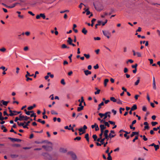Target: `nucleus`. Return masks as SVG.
Instances as JSON below:
<instances>
[{
	"label": "nucleus",
	"mask_w": 160,
	"mask_h": 160,
	"mask_svg": "<svg viewBox=\"0 0 160 160\" xmlns=\"http://www.w3.org/2000/svg\"><path fill=\"white\" fill-rule=\"evenodd\" d=\"M42 155L45 157L46 159L48 160H52V158L50 155L47 153H42Z\"/></svg>",
	"instance_id": "obj_1"
},
{
	"label": "nucleus",
	"mask_w": 160,
	"mask_h": 160,
	"mask_svg": "<svg viewBox=\"0 0 160 160\" xmlns=\"http://www.w3.org/2000/svg\"><path fill=\"white\" fill-rule=\"evenodd\" d=\"M109 132V131L108 130H106L104 131L103 133L104 136V138L106 139L107 141H108L109 139V135H108V133Z\"/></svg>",
	"instance_id": "obj_2"
},
{
	"label": "nucleus",
	"mask_w": 160,
	"mask_h": 160,
	"mask_svg": "<svg viewBox=\"0 0 160 160\" xmlns=\"http://www.w3.org/2000/svg\"><path fill=\"white\" fill-rule=\"evenodd\" d=\"M8 139L11 140V141L12 142H20L22 141L21 139H19L13 138L11 137H8Z\"/></svg>",
	"instance_id": "obj_3"
},
{
	"label": "nucleus",
	"mask_w": 160,
	"mask_h": 160,
	"mask_svg": "<svg viewBox=\"0 0 160 160\" xmlns=\"http://www.w3.org/2000/svg\"><path fill=\"white\" fill-rule=\"evenodd\" d=\"M68 154H70L71 157H72V158L74 159L75 160L77 158L76 156V154L73 153L72 152H68Z\"/></svg>",
	"instance_id": "obj_4"
},
{
	"label": "nucleus",
	"mask_w": 160,
	"mask_h": 160,
	"mask_svg": "<svg viewBox=\"0 0 160 160\" xmlns=\"http://www.w3.org/2000/svg\"><path fill=\"white\" fill-rule=\"evenodd\" d=\"M20 116L21 117V121L22 120H24V121H27L28 119H30V118L29 117H28L27 116H22L21 114L20 115Z\"/></svg>",
	"instance_id": "obj_5"
},
{
	"label": "nucleus",
	"mask_w": 160,
	"mask_h": 160,
	"mask_svg": "<svg viewBox=\"0 0 160 160\" xmlns=\"http://www.w3.org/2000/svg\"><path fill=\"white\" fill-rule=\"evenodd\" d=\"M30 123V121H28L27 122H24V123H26V125H23V128H28L27 127L29 125V124Z\"/></svg>",
	"instance_id": "obj_6"
},
{
	"label": "nucleus",
	"mask_w": 160,
	"mask_h": 160,
	"mask_svg": "<svg viewBox=\"0 0 160 160\" xmlns=\"http://www.w3.org/2000/svg\"><path fill=\"white\" fill-rule=\"evenodd\" d=\"M100 131H104V130L106 128V127L103 124H101L100 125Z\"/></svg>",
	"instance_id": "obj_7"
},
{
	"label": "nucleus",
	"mask_w": 160,
	"mask_h": 160,
	"mask_svg": "<svg viewBox=\"0 0 160 160\" xmlns=\"http://www.w3.org/2000/svg\"><path fill=\"white\" fill-rule=\"evenodd\" d=\"M84 72L85 75L86 76H88V75L91 74V72L88 70H85L84 71Z\"/></svg>",
	"instance_id": "obj_8"
},
{
	"label": "nucleus",
	"mask_w": 160,
	"mask_h": 160,
	"mask_svg": "<svg viewBox=\"0 0 160 160\" xmlns=\"http://www.w3.org/2000/svg\"><path fill=\"white\" fill-rule=\"evenodd\" d=\"M18 3H14L12 5H11L10 6H7L6 8H14V7H15L16 5L18 4Z\"/></svg>",
	"instance_id": "obj_9"
},
{
	"label": "nucleus",
	"mask_w": 160,
	"mask_h": 160,
	"mask_svg": "<svg viewBox=\"0 0 160 160\" xmlns=\"http://www.w3.org/2000/svg\"><path fill=\"white\" fill-rule=\"evenodd\" d=\"M102 32L103 35L105 36L106 37L108 35H110V33L109 32L107 31H102Z\"/></svg>",
	"instance_id": "obj_10"
},
{
	"label": "nucleus",
	"mask_w": 160,
	"mask_h": 160,
	"mask_svg": "<svg viewBox=\"0 0 160 160\" xmlns=\"http://www.w3.org/2000/svg\"><path fill=\"white\" fill-rule=\"evenodd\" d=\"M139 134L138 132H132V134L130 135L131 137H133L135 135H138Z\"/></svg>",
	"instance_id": "obj_11"
},
{
	"label": "nucleus",
	"mask_w": 160,
	"mask_h": 160,
	"mask_svg": "<svg viewBox=\"0 0 160 160\" xmlns=\"http://www.w3.org/2000/svg\"><path fill=\"white\" fill-rule=\"evenodd\" d=\"M111 112H106L104 114V118H103L105 120V119L107 118L108 117L107 115L108 114H110Z\"/></svg>",
	"instance_id": "obj_12"
},
{
	"label": "nucleus",
	"mask_w": 160,
	"mask_h": 160,
	"mask_svg": "<svg viewBox=\"0 0 160 160\" xmlns=\"http://www.w3.org/2000/svg\"><path fill=\"white\" fill-rule=\"evenodd\" d=\"M82 32L84 34L86 35L87 34L88 31L85 28H83L82 30Z\"/></svg>",
	"instance_id": "obj_13"
},
{
	"label": "nucleus",
	"mask_w": 160,
	"mask_h": 160,
	"mask_svg": "<svg viewBox=\"0 0 160 160\" xmlns=\"http://www.w3.org/2000/svg\"><path fill=\"white\" fill-rule=\"evenodd\" d=\"M10 157L12 158H17L18 157V155L17 154H11Z\"/></svg>",
	"instance_id": "obj_14"
},
{
	"label": "nucleus",
	"mask_w": 160,
	"mask_h": 160,
	"mask_svg": "<svg viewBox=\"0 0 160 160\" xmlns=\"http://www.w3.org/2000/svg\"><path fill=\"white\" fill-rule=\"evenodd\" d=\"M68 39L67 42L70 45L72 42V40L70 37L68 38Z\"/></svg>",
	"instance_id": "obj_15"
},
{
	"label": "nucleus",
	"mask_w": 160,
	"mask_h": 160,
	"mask_svg": "<svg viewBox=\"0 0 160 160\" xmlns=\"http://www.w3.org/2000/svg\"><path fill=\"white\" fill-rule=\"evenodd\" d=\"M137 109V106L136 105L134 104L132 107L131 109V111H134L136 110Z\"/></svg>",
	"instance_id": "obj_16"
},
{
	"label": "nucleus",
	"mask_w": 160,
	"mask_h": 160,
	"mask_svg": "<svg viewBox=\"0 0 160 160\" xmlns=\"http://www.w3.org/2000/svg\"><path fill=\"white\" fill-rule=\"evenodd\" d=\"M1 102H2V104L3 105L6 106L7 105L8 103L9 102V101H5L3 100H2Z\"/></svg>",
	"instance_id": "obj_17"
},
{
	"label": "nucleus",
	"mask_w": 160,
	"mask_h": 160,
	"mask_svg": "<svg viewBox=\"0 0 160 160\" xmlns=\"http://www.w3.org/2000/svg\"><path fill=\"white\" fill-rule=\"evenodd\" d=\"M138 80H137V81L135 82L134 85L135 86H137L138 85V83H139L140 81V78L139 77L138 78Z\"/></svg>",
	"instance_id": "obj_18"
},
{
	"label": "nucleus",
	"mask_w": 160,
	"mask_h": 160,
	"mask_svg": "<svg viewBox=\"0 0 160 160\" xmlns=\"http://www.w3.org/2000/svg\"><path fill=\"white\" fill-rule=\"evenodd\" d=\"M103 105L104 102H102L100 104L98 105V110H99L101 108V106H103Z\"/></svg>",
	"instance_id": "obj_19"
},
{
	"label": "nucleus",
	"mask_w": 160,
	"mask_h": 160,
	"mask_svg": "<svg viewBox=\"0 0 160 160\" xmlns=\"http://www.w3.org/2000/svg\"><path fill=\"white\" fill-rule=\"evenodd\" d=\"M83 106L78 107L77 108V111L79 112L81 111V110H82L83 109Z\"/></svg>",
	"instance_id": "obj_20"
},
{
	"label": "nucleus",
	"mask_w": 160,
	"mask_h": 160,
	"mask_svg": "<svg viewBox=\"0 0 160 160\" xmlns=\"http://www.w3.org/2000/svg\"><path fill=\"white\" fill-rule=\"evenodd\" d=\"M97 22H98V23L96 24L95 25V27L96 28H97V26H99V25H101V22H102V21H97Z\"/></svg>",
	"instance_id": "obj_21"
},
{
	"label": "nucleus",
	"mask_w": 160,
	"mask_h": 160,
	"mask_svg": "<svg viewBox=\"0 0 160 160\" xmlns=\"http://www.w3.org/2000/svg\"><path fill=\"white\" fill-rule=\"evenodd\" d=\"M19 118H18V117H16L14 120V121L15 122H17L18 120L21 121V117L20 116V115L19 116Z\"/></svg>",
	"instance_id": "obj_22"
},
{
	"label": "nucleus",
	"mask_w": 160,
	"mask_h": 160,
	"mask_svg": "<svg viewBox=\"0 0 160 160\" xmlns=\"http://www.w3.org/2000/svg\"><path fill=\"white\" fill-rule=\"evenodd\" d=\"M110 100L111 101L113 102H116L117 101V100L114 97H111L110 98Z\"/></svg>",
	"instance_id": "obj_23"
},
{
	"label": "nucleus",
	"mask_w": 160,
	"mask_h": 160,
	"mask_svg": "<svg viewBox=\"0 0 160 160\" xmlns=\"http://www.w3.org/2000/svg\"><path fill=\"white\" fill-rule=\"evenodd\" d=\"M40 17H42L43 19H46V16L44 13H40Z\"/></svg>",
	"instance_id": "obj_24"
},
{
	"label": "nucleus",
	"mask_w": 160,
	"mask_h": 160,
	"mask_svg": "<svg viewBox=\"0 0 160 160\" xmlns=\"http://www.w3.org/2000/svg\"><path fill=\"white\" fill-rule=\"evenodd\" d=\"M108 155V157L107 158V159L108 160H112V158L111 156V154H110V153H107Z\"/></svg>",
	"instance_id": "obj_25"
},
{
	"label": "nucleus",
	"mask_w": 160,
	"mask_h": 160,
	"mask_svg": "<svg viewBox=\"0 0 160 160\" xmlns=\"http://www.w3.org/2000/svg\"><path fill=\"white\" fill-rule=\"evenodd\" d=\"M98 121H100L101 123L103 122L104 123V122L105 121V119H104L103 118L102 119H101L100 118H98Z\"/></svg>",
	"instance_id": "obj_26"
},
{
	"label": "nucleus",
	"mask_w": 160,
	"mask_h": 160,
	"mask_svg": "<svg viewBox=\"0 0 160 160\" xmlns=\"http://www.w3.org/2000/svg\"><path fill=\"white\" fill-rule=\"evenodd\" d=\"M83 55L87 59H89L90 57V55L89 54H84Z\"/></svg>",
	"instance_id": "obj_27"
},
{
	"label": "nucleus",
	"mask_w": 160,
	"mask_h": 160,
	"mask_svg": "<svg viewBox=\"0 0 160 160\" xmlns=\"http://www.w3.org/2000/svg\"><path fill=\"white\" fill-rule=\"evenodd\" d=\"M115 136H116L115 134L113 135V134H111V133H110L109 134V138H112L114 137Z\"/></svg>",
	"instance_id": "obj_28"
},
{
	"label": "nucleus",
	"mask_w": 160,
	"mask_h": 160,
	"mask_svg": "<svg viewBox=\"0 0 160 160\" xmlns=\"http://www.w3.org/2000/svg\"><path fill=\"white\" fill-rule=\"evenodd\" d=\"M108 81H109V80L108 79H106L104 80V85L105 86H106L107 83L108 82Z\"/></svg>",
	"instance_id": "obj_29"
},
{
	"label": "nucleus",
	"mask_w": 160,
	"mask_h": 160,
	"mask_svg": "<svg viewBox=\"0 0 160 160\" xmlns=\"http://www.w3.org/2000/svg\"><path fill=\"white\" fill-rule=\"evenodd\" d=\"M152 87L154 89L156 90V82H153L152 83Z\"/></svg>",
	"instance_id": "obj_30"
},
{
	"label": "nucleus",
	"mask_w": 160,
	"mask_h": 160,
	"mask_svg": "<svg viewBox=\"0 0 160 160\" xmlns=\"http://www.w3.org/2000/svg\"><path fill=\"white\" fill-rule=\"evenodd\" d=\"M51 113L52 114L57 115L58 114L57 112L53 110H52L51 111Z\"/></svg>",
	"instance_id": "obj_31"
},
{
	"label": "nucleus",
	"mask_w": 160,
	"mask_h": 160,
	"mask_svg": "<svg viewBox=\"0 0 160 160\" xmlns=\"http://www.w3.org/2000/svg\"><path fill=\"white\" fill-rule=\"evenodd\" d=\"M62 48H69V47H67L65 44H63L62 46Z\"/></svg>",
	"instance_id": "obj_32"
},
{
	"label": "nucleus",
	"mask_w": 160,
	"mask_h": 160,
	"mask_svg": "<svg viewBox=\"0 0 160 160\" xmlns=\"http://www.w3.org/2000/svg\"><path fill=\"white\" fill-rule=\"evenodd\" d=\"M92 138H93L94 141H96V139L97 138V136L96 135L94 134L92 136Z\"/></svg>",
	"instance_id": "obj_33"
},
{
	"label": "nucleus",
	"mask_w": 160,
	"mask_h": 160,
	"mask_svg": "<svg viewBox=\"0 0 160 160\" xmlns=\"http://www.w3.org/2000/svg\"><path fill=\"white\" fill-rule=\"evenodd\" d=\"M96 20V19H95V18H93L92 19V21H91V22H92V24H91V26L92 27H93V24H94V22H95V21Z\"/></svg>",
	"instance_id": "obj_34"
},
{
	"label": "nucleus",
	"mask_w": 160,
	"mask_h": 160,
	"mask_svg": "<svg viewBox=\"0 0 160 160\" xmlns=\"http://www.w3.org/2000/svg\"><path fill=\"white\" fill-rule=\"evenodd\" d=\"M104 124L106 126H107L108 127H110V125L108 123V122L105 121V122H104Z\"/></svg>",
	"instance_id": "obj_35"
},
{
	"label": "nucleus",
	"mask_w": 160,
	"mask_h": 160,
	"mask_svg": "<svg viewBox=\"0 0 160 160\" xmlns=\"http://www.w3.org/2000/svg\"><path fill=\"white\" fill-rule=\"evenodd\" d=\"M12 146L13 147H20V145L18 144H13L12 145Z\"/></svg>",
	"instance_id": "obj_36"
},
{
	"label": "nucleus",
	"mask_w": 160,
	"mask_h": 160,
	"mask_svg": "<svg viewBox=\"0 0 160 160\" xmlns=\"http://www.w3.org/2000/svg\"><path fill=\"white\" fill-rule=\"evenodd\" d=\"M61 83L63 85H65L66 84V83L64 81V79H62L61 81Z\"/></svg>",
	"instance_id": "obj_37"
},
{
	"label": "nucleus",
	"mask_w": 160,
	"mask_h": 160,
	"mask_svg": "<svg viewBox=\"0 0 160 160\" xmlns=\"http://www.w3.org/2000/svg\"><path fill=\"white\" fill-rule=\"evenodd\" d=\"M118 104H122V101L119 99H118L116 102Z\"/></svg>",
	"instance_id": "obj_38"
},
{
	"label": "nucleus",
	"mask_w": 160,
	"mask_h": 160,
	"mask_svg": "<svg viewBox=\"0 0 160 160\" xmlns=\"http://www.w3.org/2000/svg\"><path fill=\"white\" fill-rule=\"evenodd\" d=\"M154 147L155 148V150L157 151L159 148V145H156L154 146Z\"/></svg>",
	"instance_id": "obj_39"
},
{
	"label": "nucleus",
	"mask_w": 160,
	"mask_h": 160,
	"mask_svg": "<svg viewBox=\"0 0 160 160\" xmlns=\"http://www.w3.org/2000/svg\"><path fill=\"white\" fill-rule=\"evenodd\" d=\"M106 139H105V138H102V139H101V143L102 144H104V140Z\"/></svg>",
	"instance_id": "obj_40"
},
{
	"label": "nucleus",
	"mask_w": 160,
	"mask_h": 160,
	"mask_svg": "<svg viewBox=\"0 0 160 160\" xmlns=\"http://www.w3.org/2000/svg\"><path fill=\"white\" fill-rule=\"evenodd\" d=\"M45 142V141H42V142H38L37 141H36L35 142V143L37 144H40V143H42L44 142Z\"/></svg>",
	"instance_id": "obj_41"
},
{
	"label": "nucleus",
	"mask_w": 160,
	"mask_h": 160,
	"mask_svg": "<svg viewBox=\"0 0 160 160\" xmlns=\"http://www.w3.org/2000/svg\"><path fill=\"white\" fill-rule=\"evenodd\" d=\"M142 110L143 111L146 112L147 111V108L145 106H143L142 108Z\"/></svg>",
	"instance_id": "obj_42"
},
{
	"label": "nucleus",
	"mask_w": 160,
	"mask_h": 160,
	"mask_svg": "<svg viewBox=\"0 0 160 160\" xmlns=\"http://www.w3.org/2000/svg\"><path fill=\"white\" fill-rule=\"evenodd\" d=\"M81 139V137H76V138H74V140H80Z\"/></svg>",
	"instance_id": "obj_43"
},
{
	"label": "nucleus",
	"mask_w": 160,
	"mask_h": 160,
	"mask_svg": "<svg viewBox=\"0 0 160 160\" xmlns=\"http://www.w3.org/2000/svg\"><path fill=\"white\" fill-rule=\"evenodd\" d=\"M158 123L157 122H152L151 123L152 126H154L156 124H158Z\"/></svg>",
	"instance_id": "obj_44"
},
{
	"label": "nucleus",
	"mask_w": 160,
	"mask_h": 160,
	"mask_svg": "<svg viewBox=\"0 0 160 160\" xmlns=\"http://www.w3.org/2000/svg\"><path fill=\"white\" fill-rule=\"evenodd\" d=\"M6 51V49L4 48H2L0 49V51L2 52H5Z\"/></svg>",
	"instance_id": "obj_45"
},
{
	"label": "nucleus",
	"mask_w": 160,
	"mask_h": 160,
	"mask_svg": "<svg viewBox=\"0 0 160 160\" xmlns=\"http://www.w3.org/2000/svg\"><path fill=\"white\" fill-rule=\"evenodd\" d=\"M124 132L125 133L124 135L125 137H126L127 136V134H129L130 133V132H128L126 131H125Z\"/></svg>",
	"instance_id": "obj_46"
},
{
	"label": "nucleus",
	"mask_w": 160,
	"mask_h": 160,
	"mask_svg": "<svg viewBox=\"0 0 160 160\" xmlns=\"http://www.w3.org/2000/svg\"><path fill=\"white\" fill-rule=\"evenodd\" d=\"M85 12H86L87 15H88L90 13V12L88 10V9H87L85 10Z\"/></svg>",
	"instance_id": "obj_47"
},
{
	"label": "nucleus",
	"mask_w": 160,
	"mask_h": 160,
	"mask_svg": "<svg viewBox=\"0 0 160 160\" xmlns=\"http://www.w3.org/2000/svg\"><path fill=\"white\" fill-rule=\"evenodd\" d=\"M137 66H138V64L137 63H136L134 65H132V68L136 69V68H137Z\"/></svg>",
	"instance_id": "obj_48"
},
{
	"label": "nucleus",
	"mask_w": 160,
	"mask_h": 160,
	"mask_svg": "<svg viewBox=\"0 0 160 160\" xmlns=\"http://www.w3.org/2000/svg\"><path fill=\"white\" fill-rule=\"evenodd\" d=\"M107 22H108V20H107V19H106V20H105V22H101V24H102V26H104V25H105V24L106 23H107Z\"/></svg>",
	"instance_id": "obj_49"
},
{
	"label": "nucleus",
	"mask_w": 160,
	"mask_h": 160,
	"mask_svg": "<svg viewBox=\"0 0 160 160\" xmlns=\"http://www.w3.org/2000/svg\"><path fill=\"white\" fill-rule=\"evenodd\" d=\"M17 123L19 126H22L23 127L24 124V123H23L21 122V123H19L18 122H17Z\"/></svg>",
	"instance_id": "obj_50"
},
{
	"label": "nucleus",
	"mask_w": 160,
	"mask_h": 160,
	"mask_svg": "<svg viewBox=\"0 0 160 160\" xmlns=\"http://www.w3.org/2000/svg\"><path fill=\"white\" fill-rule=\"evenodd\" d=\"M104 131H102H102H101V133L99 135V137H100V138H102V136L103 133H104Z\"/></svg>",
	"instance_id": "obj_51"
},
{
	"label": "nucleus",
	"mask_w": 160,
	"mask_h": 160,
	"mask_svg": "<svg viewBox=\"0 0 160 160\" xmlns=\"http://www.w3.org/2000/svg\"><path fill=\"white\" fill-rule=\"evenodd\" d=\"M60 151L61 152H66L67 151L66 150V149H65L64 148H61L60 149Z\"/></svg>",
	"instance_id": "obj_52"
},
{
	"label": "nucleus",
	"mask_w": 160,
	"mask_h": 160,
	"mask_svg": "<svg viewBox=\"0 0 160 160\" xmlns=\"http://www.w3.org/2000/svg\"><path fill=\"white\" fill-rule=\"evenodd\" d=\"M121 110H122V111H124L125 110V109L124 108H119V112L120 113L122 114V111H121Z\"/></svg>",
	"instance_id": "obj_53"
},
{
	"label": "nucleus",
	"mask_w": 160,
	"mask_h": 160,
	"mask_svg": "<svg viewBox=\"0 0 160 160\" xmlns=\"http://www.w3.org/2000/svg\"><path fill=\"white\" fill-rule=\"evenodd\" d=\"M94 39L95 40H99L101 39V38L99 37H94Z\"/></svg>",
	"instance_id": "obj_54"
},
{
	"label": "nucleus",
	"mask_w": 160,
	"mask_h": 160,
	"mask_svg": "<svg viewBox=\"0 0 160 160\" xmlns=\"http://www.w3.org/2000/svg\"><path fill=\"white\" fill-rule=\"evenodd\" d=\"M108 14V13L106 12H104V15H102L101 17L102 18H104L106 15H107Z\"/></svg>",
	"instance_id": "obj_55"
},
{
	"label": "nucleus",
	"mask_w": 160,
	"mask_h": 160,
	"mask_svg": "<svg viewBox=\"0 0 160 160\" xmlns=\"http://www.w3.org/2000/svg\"><path fill=\"white\" fill-rule=\"evenodd\" d=\"M136 55L138 57H141V53L138 52H136Z\"/></svg>",
	"instance_id": "obj_56"
},
{
	"label": "nucleus",
	"mask_w": 160,
	"mask_h": 160,
	"mask_svg": "<svg viewBox=\"0 0 160 160\" xmlns=\"http://www.w3.org/2000/svg\"><path fill=\"white\" fill-rule=\"evenodd\" d=\"M72 56V54H71L68 57V58L69 59L70 61V62H72V59L71 58Z\"/></svg>",
	"instance_id": "obj_57"
},
{
	"label": "nucleus",
	"mask_w": 160,
	"mask_h": 160,
	"mask_svg": "<svg viewBox=\"0 0 160 160\" xmlns=\"http://www.w3.org/2000/svg\"><path fill=\"white\" fill-rule=\"evenodd\" d=\"M100 90H98L96 92H95L94 93L95 94H99L100 92Z\"/></svg>",
	"instance_id": "obj_58"
},
{
	"label": "nucleus",
	"mask_w": 160,
	"mask_h": 160,
	"mask_svg": "<svg viewBox=\"0 0 160 160\" xmlns=\"http://www.w3.org/2000/svg\"><path fill=\"white\" fill-rule=\"evenodd\" d=\"M30 116L31 117H34V118H36V114L34 113H33L31 114L30 115Z\"/></svg>",
	"instance_id": "obj_59"
},
{
	"label": "nucleus",
	"mask_w": 160,
	"mask_h": 160,
	"mask_svg": "<svg viewBox=\"0 0 160 160\" xmlns=\"http://www.w3.org/2000/svg\"><path fill=\"white\" fill-rule=\"evenodd\" d=\"M0 68L1 69H2L3 70H4V71H6L7 69H6V68L5 67H4V66H2Z\"/></svg>",
	"instance_id": "obj_60"
},
{
	"label": "nucleus",
	"mask_w": 160,
	"mask_h": 160,
	"mask_svg": "<svg viewBox=\"0 0 160 160\" xmlns=\"http://www.w3.org/2000/svg\"><path fill=\"white\" fill-rule=\"evenodd\" d=\"M108 122H109L110 124H112V125H114L115 124V122L111 121H109Z\"/></svg>",
	"instance_id": "obj_61"
},
{
	"label": "nucleus",
	"mask_w": 160,
	"mask_h": 160,
	"mask_svg": "<svg viewBox=\"0 0 160 160\" xmlns=\"http://www.w3.org/2000/svg\"><path fill=\"white\" fill-rule=\"evenodd\" d=\"M99 68V66L98 64H97L96 65L94 66V68L95 69H97Z\"/></svg>",
	"instance_id": "obj_62"
},
{
	"label": "nucleus",
	"mask_w": 160,
	"mask_h": 160,
	"mask_svg": "<svg viewBox=\"0 0 160 160\" xmlns=\"http://www.w3.org/2000/svg\"><path fill=\"white\" fill-rule=\"evenodd\" d=\"M98 115L100 116L101 118H102L104 117V114L102 113H99Z\"/></svg>",
	"instance_id": "obj_63"
},
{
	"label": "nucleus",
	"mask_w": 160,
	"mask_h": 160,
	"mask_svg": "<svg viewBox=\"0 0 160 160\" xmlns=\"http://www.w3.org/2000/svg\"><path fill=\"white\" fill-rule=\"evenodd\" d=\"M143 139L145 141H146L148 140V139L146 138L145 135L143 136Z\"/></svg>",
	"instance_id": "obj_64"
}]
</instances>
